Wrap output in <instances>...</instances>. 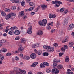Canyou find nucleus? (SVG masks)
<instances>
[{"mask_svg": "<svg viewBox=\"0 0 74 74\" xmlns=\"http://www.w3.org/2000/svg\"><path fill=\"white\" fill-rule=\"evenodd\" d=\"M47 22V19H43L42 21H39V24L41 26H46Z\"/></svg>", "mask_w": 74, "mask_h": 74, "instance_id": "obj_1", "label": "nucleus"}, {"mask_svg": "<svg viewBox=\"0 0 74 74\" xmlns=\"http://www.w3.org/2000/svg\"><path fill=\"white\" fill-rule=\"evenodd\" d=\"M52 4H55V7H59L60 6V4H62V2H60L59 1L56 0L54 1H53L52 2Z\"/></svg>", "mask_w": 74, "mask_h": 74, "instance_id": "obj_2", "label": "nucleus"}, {"mask_svg": "<svg viewBox=\"0 0 74 74\" xmlns=\"http://www.w3.org/2000/svg\"><path fill=\"white\" fill-rule=\"evenodd\" d=\"M13 16L14 17V18L15 16H16V14H15L13 13H10L7 16L5 17V19L6 20H7V19H8L9 18H10L11 16Z\"/></svg>", "mask_w": 74, "mask_h": 74, "instance_id": "obj_3", "label": "nucleus"}, {"mask_svg": "<svg viewBox=\"0 0 74 74\" xmlns=\"http://www.w3.org/2000/svg\"><path fill=\"white\" fill-rule=\"evenodd\" d=\"M44 65H45L46 66H47V67H48V66H49V63H48V62H45L43 63V64L42 63L40 64V68H43V67H45V66H44Z\"/></svg>", "mask_w": 74, "mask_h": 74, "instance_id": "obj_4", "label": "nucleus"}, {"mask_svg": "<svg viewBox=\"0 0 74 74\" xmlns=\"http://www.w3.org/2000/svg\"><path fill=\"white\" fill-rule=\"evenodd\" d=\"M52 72L53 74H58L59 72V71L58 69L56 68L53 69L52 70Z\"/></svg>", "mask_w": 74, "mask_h": 74, "instance_id": "obj_5", "label": "nucleus"}, {"mask_svg": "<svg viewBox=\"0 0 74 74\" xmlns=\"http://www.w3.org/2000/svg\"><path fill=\"white\" fill-rule=\"evenodd\" d=\"M51 25V26H53V22H51V23H49V24H47V30H50L51 29V27L49 26V25Z\"/></svg>", "mask_w": 74, "mask_h": 74, "instance_id": "obj_6", "label": "nucleus"}, {"mask_svg": "<svg viewBox=\"0 0 74 74\" xmlns=\"http://www.w3.org/2000/svg\"><path fill=\"white\" fill-rule=\"evenodd\" d=\"M74 27V24H71L69 25V27L68 28V30H71Z\"/></svg>", "mask_w": 74, "mask_h": 74, "instance_id": "obj_7", "label": "nucleus"}, {"mask_svg": "<svg viewBox=\"0 0 74 74\" xmlns=\"http://www.w3.org/2000/svg\"><path fill=\"white\" fill-rule=\"evenodd\" d=\"M69 19L67 18H65L64 21L63 22V24L65 26L68 23Z\"/></svg>", "mask_w": 74, "mask_h": 74, "instance_id": "obj_8", "label": "nucleus"}, {"mask_svg": "<svg viewBox=\"0 0 74 74\" xmlns=\"http://www.w3.org/2000/svg\"><path fill=\"white\" fill-rule=\"evenodd\" d=\"M32 26L29 27L28 28L27 31V33L29 34H32Z\"/></svg>", "mask_w": 74, "mask_h": 74, "instance_id": "obj_9", "label": "nucleus"}, {"mask_svg": "<svg viewBox=\"0 0 74 74\" xmlns=\"http://www.w3.org/2000/svg\"><path fill=\"white\" fill-rule=\"evenodd\" d=\"M23 47H22V46L20 45L18 48V51L19 52H20V53H22V52H23Z\"/></svg>", "mask_w": 74, "mask_h": 74, "instance_id": "obj_10", "label": "nucleus"}, {"mask_svg": "<svg viewBox=\"0 0 74 74\" xmlns=\"http://www.w3.org/2000/svg\"><path fill=\"white\" fill-rule=\"evenodd\" d=\"M21 58L24 59H26V60H29L30 58V57L29 56H21Z\"/></svg>", "mask_w": 74, "mask_h": 74, "instance_id": "obj_11", "label": "nucleus"}, {"mask_svg": "<svg viewBox=\"0 0 74 74\" xmlns=\"http://www.w3.org/2000/svg\"><path fill=\"white\" fill-rule=\"evenodd\" d=\"M37 34L39 36H42L43 34V31L41 30H39L37 32Z\"/></svg>", "mask_w": 74, "mask_h": 74, "instance_id": "obj_12", "label": "nucleus"}, {"mask_svg": "<svg viewBox=\"0 0 74 74\" xmlns=\"http://www.w3.org/2000/svg\"><path fill=\"white\" fill-rule=\"evenodd\" d=\"M38 47V44H33L32 45V48H36Z\"/></svg>", "mask_w": 74, "mask_h": 74, "instance_id": "obj_13", "label": "nucleus"}, {"mask_svg": "<svg viewBox=\"0 0 74 74\" xmlns=\"http://www.w3.org/2000/svg\"><path fill=\"white\" fill-rule=\"evenodd\" d=\"M69 40V38L68 37L66 36L65 39L63 40L62 42V43H64L65 42H67L68 41V40Z\"/></svg>", "mask_w": 74, "mask_h": 74, "instance_id": "obj_14", "label": "nucleus"}, {"mask_svg": "<svg viewBox=\"0 0 74 74\" xmlns=\"http://www.w3.org/2000/svg\"><path fill=\"white\" fill-rule=\"evenodd\" d=\"M55 49H54V48L51 47H50V49H49L48 51H49V52H53L54 51Z\"/></svg>", "mask_w": 74, "mask_h": 74, "instance_id": "obj_15", "label": "nucleus"}, {"mask_svg": "<svg viewBox=\"0 0 74 74\" xmlns=\"http://www.w3.org/2000/svg\"><path fill=\"white\" fill-rule=\"evenodd\" d=\"M14 33L15 35H19L20 34V31L19 30H16Z\"/></svg>", "mask_w": 74, "mask_h": 74, "instance_id": "obj_16", "label": "nucleus"}, {"mask_svg": "<svg viewBox=\"0 0 74 74\" xmlns=\"http://www.w3.org/2000/svg\"><path fill=\"white\" fill-rule=\"evenodd\" d=\"M38 64V62H35L33 63L32 64V65L31 66L32 67H35V66H37Z\"/></svg>", "mask_w": 74, "mask_h": 74, "instance_id": "obj_17", "label": "nucleus"}, {"mask_svg": "<svg viewBox=\"0 0 74 74\" xmlns=\"http://www.w3.org/2000/svg\"><path fill=\"white\" fill-rule=\"evenodd\" d=\"M17 29H18V27H12L10 28V30H16Z\"/></svg>", "mask_w": 74, "mask_h": 74, "instance_id": "obj_18", "label": "nucleus"}, {"mask_svg": "<svg viewBox=\"0 0 74 74\" xmlns=\"http://www.w3.org/2000/svg\"><path fill=\"white\" fill-rule=\"evenodd\" d=\"M26 39L24 38H21V43H25L26 42Z\"/></svg>", "mask_w": 74, "mask_h": 74, "instance_id": "obj_19", "label": "nucleus"}, {"mask_svg": "<svg viewBox=\"0 0 74 74\" xmlns=\"http://www.w3.org/2000/svg\"><path fill=\"white\" fill-rule=\"evenodd\" d=\"M29 5L30 6H32L33 7H34L36 4L32 2H30L29 3Z\"/></svg>", "mask_w": 74, "mask_h": 74, "instance_id": "obj_20", "label": "nucleus"}, {"mask_svg": "<svg viewBox=\"0 0 74 74\" xmlns=\"http://www.w3.org/2000/svg\"><path fill=\"white\" fill-rule=\"evenodd\" d=\"M19 14L20 15V16H23V15H25V13L23 11L19 13Z\"/></svg>", "mask_w": 74, "mask_h": 74, "instance_id": "obj_21", "label": "nucleus"}, {"mask_svg": "<svg viewBox=\"0 0 74 74\" xmlns=\"http://www.w3.org/2000/svg\"><path fill=\"white\" fill-rule=\"evenodd\" d=\"M43 48H44V49H47H47H50V48H51V46H47L45 45L43 46Z\"/></svg>", "mask_w": 74, "mask_h": 74, "instance_id": "obj_22", "label": "nucleus"}, {"mask_svg": "<svg viewBox=\"0 0 74 74\" xmlns=\"http://www.w3.org/2000/svg\"><path fill=\"white\" fill-rule=\"evenodd\" d=\"M19 71H21V74H26V71L25 70H21V69H19Z\"/></svg>", "mask_w": 74, "mask_h": 74, "instance_id": "obj_23", "label": "nucleus"}, {"mask_svg": "<svg viewBox=\"0 0 74 74\" xmlns=\"http://www.w3.org/2000/svg\"><path fill=\"white\" fill-rule=\"evenodd\" d=\"M41 7L42 10H45V9L46 8V7H47V5H43L41 6Z\"/></svg>", "mask_w": 74, "mask_h": 74, "instance_id": "obj_24", "label": "nucleus"}, {"mask_svg": "<svg viewBox=\"0 0 74 74\" xmlns=\"http://www.w3.org/2000/svg\"><path fill=\"white\" fill-rule=\"evenodd\" d=\"M8 34L10 35H13V34H14V31H13V30H11L9 31L8 32Z\"/></svg>", "mask_w": 74, "mask_h": 74, "instance_id": "obj_25", "label": "nucleus"}, {"mask_svg": "<svg viewBox=\"0 0 74 74\" xmlns=\"http://www.w3.org/2000/svg\"><path fill=\"white\" fill-rule=\"evenodd\" d=\"M66 62H69V56H66L65 58Z\"/></svg>", "mask_w": 74, "mask_h": 74, "instance_id": "obj_26", "label": "nucleus"}, {"mask_svg": "<svg viewBox=\"0 0 74 74\" xmlns=\"http://www.w3.org/2000/svg\"><path fill=\"white\" fill-rule=\"evenodd\" d=\"M1 14L3 16H5L6 15V13L4 12H1Z\"/></svg>", "mask_w": 74, "mask_h": 74, "instance_id": "obj_27", "label": "nucleus"}, {"mask_svg": "<svg viewBox=\"0 0 74 74\" xmlns=\"http://www.w3.org/2000/svg\"><path fill=\"white\" fill-rule=\"evenodd\" d=\"M57 67L58 68V69H62V68L63 67V65H58Z\"/></svg>", "mask_w": 74, "mask_h": 74, "instance_id": "obj_28", "label": "nucleus"}, {"mask_svg": "<svg viewBox=\"0 0 74 74\" xmlns=\"http://www.w3.org/2000/svg\"><path fill=\"white\" fill-rule=\"evenodd\" d=\"M2 51L3 52H7V49L5 48H3L2 49Z\"/></svg>", "mask_w": 74, "mask_h": 74, "instance_id": "obj_29", "label": "nucleus"}, {"mask_svg": "<svg viewBox=\"0 0 74 74\" xmlns=\"http://www.w3.org/2000/svg\"><path fill=\"white\" fill-rule=\"evenodd\" d=\"M11 0L12 2V3H18L19 2V1H17V0ZM16 1H17L16 2Z\"/></svg>", "mask_w": 74, "mask_h": 74, "instance_id": "obj_30", "label": "nucleus"}, {"mask_svg": "<svg viewBox=\"0 0 74 74\" xmlns=\"http://www.w3.org/2000/svg\"><path fill=\"white\" fill-rule=\"evenodd\" d=\"M30 57L32 59H34L36 58L37 56H30Z\"/></svg>", "mask_w": 74, "mask_h": 74, "instance_id": "obj_31", "label": "nucleus"}, {"mask_svg": "<svg viewBox=\"0 0 74 74\" xmlns=\"http://www.w3.org/2000/svg\"><path fill=\"white\" fill-rule=\"evenodd\" d=\"M73 43L72 42L70 43L69 44V47H72L73 45Z\"/></svg>", "mask_w": 74, "mask_h": 74, "instance_id": "obj_32", "label": "nucleus"}, {"mask_svg": "<svg viewBox=\"0 0 74 74\" xmlns=\"http://www.w3.org/2000/svg\"><path fill=\"white\" fill-rule=\"evenodd\" d=\"M59 34L61 35H62L63 34V31L62 29H60L59 31Z\"/></svg>", "mask_w": 74, "mask_h": 74, "instance_id": "obj_33", "label": "nucleus"}, {"mask_svg": "<svg viewBox=\"0 0 74 74\" xmlns=\"http://www.w3.org/2000/svg\"><path fill=\"white\" fill-rule=\"evenodd\" d=\"M25 4V1H23L21 3V5L22 6H24Z\"/></svg>", "mask_w": 74, "mask_h": 74, "instance_id": "obj_34", "label": "nucleus"}, {"mask_svg": "<svg viewBox=\"0 0 74 74\" xmlns=\"http://www.w3.org/2000/svg\"><path fill=\"white\" fill-rule=\"evenodd\" d=\"M48 53L47 52H45L43 53V56H48Z\"/></svg>", "mask_w": 74, "mask_h": 74, "instance_id": "obj_35", "label": "nucleus"}, {"mask_svg": "<svg viewBox=\"0 0 74 74\" xmlns=\"http://www.w3.org/2000/svg\"><path fill=\"white\" fill-rule=\"evenodd\" d=\"M5 11L7 12H10V10L8 9L5 8Z\"/></svg>", "mask_w": 74, "mask_h": 74, "instance_id": "obj_36", "label": "nucleus"}, {"mask_svg": "<svg viewBox=\"0 0 74 74\" xmlns=\"http://www.w3.org/2000/svg\"><path fill=\"white\" fill-rule=\"evenodd\" d=\"M1 41L2 44H4L6 42V41L5 40H1Z\"/></svg>", "mask_w": 74, "mask_h": 74, "instance_id": "obj_37", "label": "nucleus"}, {"mask_svg": "<svg viewBox=\"0 0 74 74\" xmlns=\"http://www.w3.org/2000/svg\"><path fill=\"white\" fill-rule=\"evenodd\" d=\"M4 58V56H0V60H3Z\"/></svg>", "mask_w": 74, "mask_h": 74, "instance_id": "obj_38", "label": "nucleus"}, {"mask_svg": "<svg viewBox=\"0 0 74 74\" xmlns=\"http://www.w3.org/2000/svg\"><path fill=\"white\" fill-rule=\"evenodd\" d=\"M46 71V72L48 73H50V72H51V69H47Z\"/></svg>", "mask_w": 74, "mask_h": 74, "instance_id": "obj_39", "label": "nucleus"}, {"mask_svg": "<svg viewBox=\"0 0 74 74\" xmlns=\"http://www.w3.org/2000/svg\"><path fill=\"white\" fill-rule=\"evenodd\" d=\"M67 12H68V10H66L64 12H63V14L64 15H65V14H66V13H67Z\"/></svg>", "mask_w": 74, "mask_h": 74, "instance_id": "obj_40", "label": "nucleus"}, {"mask_svg": "<svg viewBox=\"0 0 74 74\" xmlns=\"http://www.w3.org/2000/svg\"><path fill=\"white\" fill-rule=\"evenodd\" d=\"M34 8V7H31L29 8V11H32V10H33Z\"/></svg>", "mask_w": 74, "mask_h": 74, "instance_id": "obj_41", "label": "nucleus"}, {"mask_svg": "<svg viewBox=\"0 0 74 74\" xmlns=\"http://www.w3.org/2000/svg\"><path fill=\"white\" fill-rule=\"evenodd\" d=\"M19 57L17 56H16L15 58V60H16V61H18V60H19Z\"/></svg>", "mask_w": 74, "mask_h": 74, "instance_id": "obj_42", "label": "nucleus"}, {"mask_svg": "<svg viewBox=\"0 0 74 74\" xmlns=\"http://www.w3.org/2000/svg\"><path fill=\"white\" fill-rule=\"evenodd\" d=\"M64 11V8H62L60 9V11L61 12H62L63 11Z\"/></svg>", "mask_w": 74, "mask_h": 74, "instance_id": "obj_43", "label": "nucleus"}, {"mask_svg": "<svg viewBox=\"0 0 74 74\" xmlns=\"http://www.w3.org/2000/svg\"><path fill=\"white\" fill-rule=\"evenodd\" d=\"M49 17L50 19H52V18L53 17L52 16H53L52 14H49Z\"/></svg>", "mask_w": 74, "mask_h": 74, "instance_id": "obj_44", "label": "nucleus"}, {"mask_svg": "<svg viewBox=\"0 0 74 74\" xmlns=\"http://www.w3.org/2000/svg\"><path fill=\"white\" fill-rule=\"evenodd\" d=\"M12 55V54L11 53H8L6 54V56H11Z\"/></svg>", "mask_w": 74, "mask_h": 74, "instance_id": "obj_45", "label": "nucleus"}, {"mask_svg": "<svg viewBox=\"0 0 74 74\" xmlns=\"http://www.w3.org/2000/svg\"><path fill=\"white\" fill-rule=\"evenodd\" d=\"M53 63L54 67H56L58 65V64L56 62H53Z\"/></svg>", "mask_w": 74, "mask_h": 74, "instance_id": "obj_46", "label": "nucleus"}, {"mask_svg": "<svg viewBox=\"0 0 74 74\" xmlns=\"http://www.w3.org/2000/svg\"><path fill=\"white\" fill-rule=\"evenodd\" d=\"M61 51L64 52L65 51V49H64V47H62L61 48Z\"/></svg>", "mask_w": 74, "mask_h": 74, "instance_id": "obj_47", "label": "nucleus"}, {"mask_svg": "<svg viewBox=\"0 0 74 74\" xmlns=\"http://www.w3.org/2000/svg\"><path fill=\"white\" fill-rule=\"evenodd\" d=\"M37 53L38 55H40L42 53L41 51L40 50L39 52H38Z\"/></svg>", "mask_w": 74, "mask_h": 74, "instance_id": "obj_48", "label": "nucleus"}, {"mask_svg": "<svg viewBox=\"0 0 74 74\" xmlns=\"http://www.w3.org/2000/svg\"><path fill=\"white\" fill-rule=\"evenodd\" d=\"M18 67H15L14 68V69L15 71H16L17 72V71H18Z\"/></svg>", "mask_w": 74, "mask_h": 74, "instance_id": "obj_49", "label": "nucleus"}, {"mask_svg": "<svg viewBox=\"0 0 74 74\" xmlns=\"http://www.w3.org/2000/svg\"><path fill=\"white\" fill-rule=\"evenodd\" d=\"M30 56H37V55L35 53H32L30 55Z\"/></svg>", "mask_w": 74, "mask_h": 74, "instance_id": "obj_50", "label": "nucleus"}, {"mask_svg": "<svg viewBox=\"0 0 74 74\" xmlns=\"http://www.w3.org/2000/svg\"><path fill=\"white\" fill-rule=\"evenodd\" d=\"M64 47L65 49H68V48L67 47V46L66 45H64Z\"/></svg>", "mask_w": 74, "mask_h": 74, "instance_id": "obj_51", "label": "nucleus"}, {"mask_svg": "<svg viewBox=\"0 0 74 74\" xmlns=\"http://www.w3.org/2000/svg\"><path fill=\"white\" fill-rule=\"evenodd\" d=\"M55 30L54 29H53L51 30V33H53V32H55Z\"/></svg>", "mask_w": 74, "mask_h": 74, "instance_id": "obj_52", "label": "nucleus"}, {"mask_svg": "<svg viewBox=\"0 0 74 74\" xmlns=\"http://www.w3.org/2000/svg\"><path fill=\"white\" fill-rule=\"evenodd\" d=\"M53 46L54 47H58V44L57 43H55L54 44Z\"/></svg>", "mask_w": 74, "mask_h": 74, "instance_id": "obj_53", "label": "nucleus"}, {"mask_svg": "<svg viewBox=\"0 0 74 74\" xmlns=\"http://www.w3.org/2000/svg\"><path fill=\"white\" fill-rule=\"evenodd\" d=\"M20 39V38H19V37H16L15 38V40H19Z\"/></svg>", "mask_w": 74, "mask_h": 74, "instance_id": "obj_54", "label": "nucleus"}, {"mask_svg": "<svg viewBox=\"0 0 74 74\" xmlns=\"http://www.w3.org/2000/svg\"><path fill=\"white\" fill-rule=\"evenodd\" d=\"M67 74H73V72H70L69 71H68V72H67Z\"/></svg>", "mask_w": 74, "mask_h": 74, "instance_id": "obj_55", "label": "nucleus"}, {"mask_svg": "<svg viewBox=\"0 0 74 74\" xmlns=\"http://www.w3.org/2000/svg\"><path fill=\"white\" fill-rule=\"evenodd\" d=\"M10 74H14V71H11L10 73Z\"/></svg>", "mask_w": 74, "mask_h": 74, "instance_id": "obj_56", "label": "nucleus"}, {"mask_svg": "<svg viewBox=\"0 0 74 74\" xmlns=\"http://www.w3.org/2000/svg\"><path fill=\"white\" fill-rule=\"evenodd\" d=\"M31 14L32 15H34L35 14V12H33L31 13Z\"/></svg>", "mask_w": 74, "mask_h": 74, "instance_id": "obj_57", "label": "nucleus"}, {"mask_svg": "<svg viewBox=\"0 0 74 74\" xmlns=\"http://www.w3.org/2000/svg\"><path fill=\"white\" fill-rule=\"evenodd\" d=\"M59 23L57 22L56 24V26L57 27H58L59 26Z\"/></svg>", "mask_w": 74, "mask_h": 74, "instance_id": "obj_58", "label": "nucleus"}, {"mask_svg": "<svg viewBox=\"0 0 74 74\" xmlns=\"http://www.w3.org/2000/svg\"><path fill=\"white\" fill-rule=\"evenodd\" d=\"M63 55V53H59V56H62Z\"/></svg>", "mask_w": 74, "mask_h": 74, "instance_id": "obj_59", "label": "nucleus"}, {"mask_svg": "<svg viewBox=\"0 0 74 74\" xmlns=\"http://www.w3.org/2000/svg\"><path fill=\"white\" fill-rule=\"evenodd\" d=\"M12 8L13 10H15L16 9V7H15V6H13V7H12Z\"/></svg>", "mask_w": 74, "mask_h": 74, "instance_id": "obj_60", "label": "nucleus"}, {"mask_svg": "<svg viewBox=\"0 0 74 74\" xmlns=\"http://www.w3.org/2000/svg\"><path fill=\"white\" fill-rule=\"evenodd\" d=\"M16 74H21V73L18 71L16 72Z\"/></svg>", "mask_w": 74, "mask_h": 74, "instance_id": "obj_61", "label": "nucleus"}, {"mask_svg": "<svg viewBox=\"0 0 74 74\" xmlns=\"http://www.w3.org/2000/svg\"><path fill=\"white\" fill-rule=\"evenodd\" d=\"M27 18V16H24L23 17V19H26Z\"/></svg>", "mask_w": 74, "mask_h": 74, "instance_id": "obj_62", "label": "nucleus"}, {"mask_svg": "<svg viewBox=\"0 0 74 74\" xmlns=\"http://www.w3.org/2000/svg\"><path fill=\"white\" fill-rule=\"evenodd\" d=\"M52 16L53 18H56V15L55 14H54Z\"/></svg>", "mask_w": 74, "mask_h": 74, "instance_id": "obj_63", "label": "nucleus"}, {"mask_svg": "<svg viewBox=\"0 0 74 74\" xmlns=\"http://www.w3.org/2000/svg\"><path fill=\"white\" fill-rule=\"evenodd\" d=\"M25 11L26 12H28V11H29V9H26L25 10Z\"/></svg>", "mask_w": 74, "mask_h": 74, "instance_id": "obj_64", "label": "nucleus"}]
</instances>
